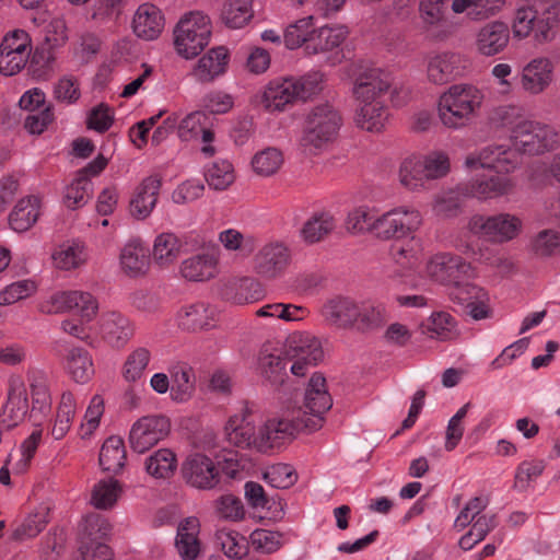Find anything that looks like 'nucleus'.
Returning a JSON list of instances; mask_svg holds the SVG:
<instances>
[{"mask_svg": "<svg viewBox=\"0 0 560 560\" xmlns=\"http://www.w3.org/2000/svg\"><path fill=\"white\" fill-rule=\"evenodd\" d=\"M282 164V152L276 148H267L256 153L252 160L253 170L260 176H271L276 174Z\"/></svg>", "mask_w": 560, "mask_h": 560, "instance_id": "obj_54", "label": "nucleus"}, {"mask_svg": "<svg viewBox=\"0 0 560 560\" xmlns=\"http://www.w3.org/2000/svg\"><path fill=\"white\" fill-rule=\"evenodd\" d=\"M342 125L339 110L328 102L314 106L305 118L300 144L305 151L316 153L331 143Z\"/></svg>", "mask_w": 560, "mask_h": 560, "instance_id": "obj_2", "label": "nucleus"}, {"mask_svg": "<svg viewBox=\"0 0 560 560\" xmlns=\"http://www.w3.org/2000/svg\"><path fill=\"white\" fill-rule=\"evenodd\" d=\"M249 410L246 407L243 415L230 418L226 427L228 441L241 448H255L258 451V433L248 420Z\"/></svg>", "mask_w": 560, "mask_h": 560, "instance_id": "obj_28", "label": "nucleus"}, {"mask_svg": "<svg viewBox=\"0 0 560 560\" xmlns=\"http://www.w3.org/2000/svg\"><path fill=\"white\" fill-rule=\"evenodd\" d=\"M214 307L205 302L183 306L177 313L178 327L187 331L208 329L214 325Z\"/></svg>", "mask_w": 560, "mask_h": 560, "instance_id": "obj_25", "label": "nucleus"}, {"mask_svg": "<svg viewBox=\"0 0 560 560\" xmlns=\"http://www.w3.org/2000/svg\"><path fill=\"white\" fill-rule=\"evenodd\" d=\"M452 9L455 13H464L471 20H485L494 14L490 0H453Z\"/></svg>", "mask_w": 560, "mask_h": 560, "instance_id": "obj_58", "label": "nucleus"}, {"mask_svg": "<svg viewBox=\"0 0 560 560\" xmlns=\"http://www.w3.org/2000/svg\"><path fill=\"white\" fill-rule=\"evenodd\" d=\"M205 177L210 188L225 190L235 180L233 165L229 160H217L207 168Z\"/></svg>", "mask_w": 560, "mask_h": 560, "instance_id": "obj_51", "label": "nucleus"}, {"mask_svg": "<svg viewBox=\"0 0 560 560\" xmlns=\"http://www.w3.org/2000/svg\"><path fill=\"white\" fill-rule=\"evenodd\" d=\"M545 469L544 460H524L515 472L514 488L521 491L528 489L530 481L538 478Z\"/></svg>", "mask_w": 560, "mask_h": 560, "instance_id": "obj_60", "label": "nucleus"}, {"mask_svg": "<svg viewBox=\"0 0 560 560\" xmlns=\"http://www.w3.org/2000/svg\"><path fill=\"white\" fill-rule=\"evenodd\" d=\"M120 264L124 271L131 277L143 275L149 266L148 249L140 242L128 243L121 250Z\"/></svg>", "mask_w": 560, "mask_h": 560, "instance_id": "obj_37", "label": "nucleus"}, {"mask_svg": "<svg viewBox=\"0 0 560 560\" xmlns=\"http://www.w3.org/2000/svg\"><path fill=\"white\" fill-rule=\"evenodd\" d=\"M481 92L471 84H454L439 98L438 110L441 122L450 129L469 125L482 103Z\"/></svg>", "mask_w": 560, "mask_h": 560, "instance_id": "obj_1", "label": "nucleus"}, {"mask_svg": "<svg viewBox=\"0 0 560 560\" xmlns=\"http://www.w3.org/2000/svg\"><path fill=\"white\" fill-rule=\"evenodd\" d=\"M510 43V27L501 21H492L481 26L476 35V49L486 57L499 55Z\"/></svg>", "mask_w": 560, "mask_h": 560, "instance_id": "obj_19", "label": "nucleus"}, {"mask_svg": "<svg viewBox=\"0 0 560 560\" xmlns=\"http://www.w3.org/2000/svg\"><path fill=\"white\" fill-rule=\"evenodd\" d=\"M200 523L197 517L183 520L177 527L175 548L182 560H195L201 551Z\"/></svg>", "mask_w": 560, "mask_h": 560, "instance_id": "obj_23", "label": "nucleus"}, {"mask_svg": "<svg viewBox=\"0 0 560 560\" xmlns=\"http://www.w3.org/2000/svg\"><path fill=\"white\" fill-rule=\"evenodd\" d=\"M332 399L326 389V380L322 374L315 373L310 378L303 399L304 416L300 423L306 432H315L324 424V415L331 408Z\"/></svg>", "mask_w": 560, "mask_h": 560, "instance_id": "obj_5", "label": "nucleus"}, {"mask_svg": "<svg viewBox=\"0 0 560 560\" xmlns=\"http://www.w3.org/2000/svg\"><path fill=\"white\" fill-rule=\"evenodd\" d=\"M556 8L546 10L540 16H536L532 33L538 43L549 42L555 36L553 28L557 26Z\"/></svg>", "mask_w": 560, "mask_h": 560, "instance_id": "obj_63", "label": "nucleus"}, {"mask_svg": "<svg viewBox=\"0 0 560 560\" xmlns=\"http://www.w3.org/2000/svg\"><path fill=\"white\" fill-rule=\"evenodd\" d=\"M499 524L497 514H482L471 523L470 529L459 539V546L464 550H470L475 545L482 541L487 535Z\"/></svg>", "mask_w": 560, "mask_h": 560, "instance_id": "obj_41", "label": "nucleus"}, {"mask_svg": "<svg viewBox=\"0 0 560 560\" xmlns=\"http://www.w3.org/2000/svg\"><path fill=\"white\" fill-rule=\"evenodd\" d=\"M93 195V183L91 179L77 175L72 183L66 188L63 201L67 208L77 209L88 203Z\"/></svg>", "mask_w": 560, "mask_h": 560, "instance_id": "obj_48", "label": "nucleus"}, {"mask_svg": "<svg viewBox=\"0 0 560 560\" xmlns=\"http://www.w3.org/2000/svg\"><path fill=\"white\" fill-rule=\"evenodd\" d=\"M289 254L281 244L264 246L256 256L257 272L268 279L276 278L288 265Z\"/></svg>", "mask_w": 560, "mask_h": 560, "instance_id": "obj_29", "label": "nucleus"}, {"mask_svg": "<svg viewBox=\"0 0 560 560\" xmlns=\"http://www.w3.org/2000/svg\"><path fill=\"white\" fill-rule=\"evenodd\" d=\"M521 228L522 221L510 213H498L490 217L476 214L471 217L468 222L470 232L499 243L508 242L516 237Z\"/></svg>", "mask_w": 560, "mask_h": 560, "instance_id": "obj_9", "label": "nucleus"}, {"mask_svg": "<svg viewBox=\"0 0 560 560\" xmlns=\"http://www.w3.org/2000/svg\"><path fill=\"white\" fill-rule=\"evenodd\" d=\"M182 476L187 485L200 490L214 489L221 481L219 466L201 453L186 457L182 464Z\"/></svg>", "mask_w": 560, "mask_h": 560, "instance_id": "obj_10", "label": "nucleus"}, {"mask_svg": "<svg viewBox=\"0 0 560 560\" xmlns=\"http://www.w3.org/2000/svg\"><path fill=\"white\" fill-rule=\"evenodd\" d=\"M470 166L479 165L483 168H493L498 173H509L518 164V154L504 144H491L483 148L477 159H467Z\"/></svg>", "mask_w": 560, "mask_h": 560, "instance_id": "obj_20", "label": "nucleus"}, {"mask_svg": "<svg viewBox=\"0 0 560 560\" xmlns=\"http://www.w3.org/2000/svg\"><path fill=\"white\" fill-rule=\"evenodd\" d=\"M392 85L389 74L381 69H370L361 73L354 83L353 95L359 104L382 102Z\"/></svg>", "mask_w": 560, "mask_h": 560, "instance_id": "obj_15", "label": "nucleus"}, {"mask_svg": "<svg viewBox=\"0 0 560 560\" xmlns=\"http://www.w3.org/2000/svg\"><path fill=\"white\" fill-rule=\"evenodd\" d=\"M422 223L421 214L412 208H396L375 219L373 233L382 240L401 238Z\"/></svg>", "mask_w": 560, "mask_h": 560, "instance_id": "obj_7", "label": "nucleus"}, {"mask_svg": "<svg viewBox=\"0 0 560 560\" xmlns=\"http://www.w3.org/2000/svg\"><path fill=\"white\" fill-rule=\"evenodd\" d=\"M429 275L445 284L459 283L472 275L471 265L460 256L442 253L435 255L428 264Z\"/></svg>", "mask_w": 560, "mask_h": 560, "instance_id": "obj_13", "label": "nucleus"}, {"mask_svg": "<svg viewBox=\"0 0 560 560\" xmlns=\"http://www.w3.org/2000/svg\"><path fill=\"white\" fill-rule=\"evenodd\" d=\"M38 207L36 197H26L19 200L9 215L10 226L16 232L27 231L39 217Z\"/></svg>", "mask_w": 560, "mask_h": 560, "instance_id": "obj_36", "label": "nucleus"}, {"mask_svg": "<svg viewBox=\"0 0 560 560\" xmlns=\"http://www.w3.org/2000/svg\"><path fill=\"white\" fill-rule=\"evenodd\" d=\"M100 332L108 345L114 348H122L133 336L135 328L124 314L112 311L102 314Z\"/></svg>", "mask_w": 560, "mask_h": 560, "instance_id": "obj_21", "label": "nucleus"}, {"mask_svg": "<svg viewBox=\"0 0 560 560\" xmlns=\"http://www.w3.org/2000/svg\"><path fill=\"white\" fill-rule=\"evenodd\" d=\"M121 492L118 480L114 478L100 480L94 485L91 495V503L100 510H107L114 506Z\"/></svg>", "mask_w": 560, "mask_h": 560, "instance_id": "obj_45", "label": "nucleus"}, {"mask_svg": "<svg viewBox=\"0 0 560 560\" xmlns=\"http://www.w3.org/2000/svg\"><path fill=\"white\" fill-rule=\"evenodd\" d=\"M355 328L360 331H370L383 327L388 320L385 306L381 303L364 302L359 304Z\"/></svg>", "mask_w": 560, "mask_h": 560, "instance_id": "obj_40", "label": "nucleus"}, {"mask_svg": "<svg viewBox=\"0 0 560 560\" xmlns=\"http://www.w3.org/2000/svg\"><path fill=\"white\" fill-rule=\"evenodd\" d=\"M289 348L285 353H289L290 371L295 376H304L324 357L319 340L308 335L292 336Z\"/></svg>", "mask_w": 560, "mask_h": 560, "instance_id": "obj_11", "label": "nucleus"}, {"mask_svg": "<svg viewBox=\"0 0 560 560\" xmlns=\"http://www.w3.org/2000/svg\"><path fill=\"white\" fill-rule=\"evenodd\" d=\"M98 463L103 471L119 474L126 464V450L120 436L112 435L103 443Z\"/></svg>", "mask_w": 560, "mask_h": 560, "instance_id": "obj_31", "label": "nucleus"}, {"mask_svg": "<svg viewBox=\"0 0 560 560\" xmlns=\"http://www.w3.org/2000/svg\"><path fill=\"white\" fill-rule=\"evenodd\" d=\"M300 423V417L295 420L272 418L265 422L258 431V452L279 447L285 440L293 436L296 431H305Z\"/></svg>", "mask_w": 560, "mask_h": 560, "instance_id": "obj_16", "label": "nucleus"}, {"mask_svg": "<svg viewBox=\"0 0 560 560\" xmlns=\"http://www.w3.org/2000/svg\"><path fill=\"white\" fill-rule=\"evenodd\" d=\"M49 509L40 508L30 514L13 532V539L23 541L36 537L48 524Z\"/></svg>", "mask_w": 560, "mask_h": 560, "instance_id": "obj_53", "label": "nucleus"}, {"mask_svg": "<svg viewBox=\"0 0 560 560\" xmlns=\"http://www.w3.org/2000/svg\"><path fill=\"white\" fill-rule=\"evenodd\" d=\"M162 179L158 175L145 177L136 190L135 197L130 201L131 214L143 220L150 215L156 205Z\"/></svg>", "mask_w": 560, "mask_h": 560, "instance_id": "obj_24", "label": "nucleus"}, {"mask_svg": "<svg viewBox=\"0 0 560 560\" xmlns=\"http://www.w3.org/2000/svg\"><path fill=\"white\" fill-rule=\"evenodd\" d=\"M217 261L213 256L201 254L192 256L183 261L180 272L184 278L190 281H205L215 273Z\"/></svg>", "mask_w": 560, "mask_h": 560, "instance_id": "obj_39", "label": "nucleus"}, {"mask_svg": "<svg viewBox=\"0 0 560 560\" xmlns=\"http://www.w3.org/2000/svg\"><path fill=\"white\" fill-rule=\"evenodd\" d=\"M535 255L548 257L560 253V232L544 230L532 242Z\"/></svg>", "mask_w": 560, "mask_h": 560, "instance_id": "obj_59", "label": "nucleus"}, {"mask_svg": "<svg viewBox=\"0 0 560 560\" xmlns=\"http://www.w3.org/2000/svg\"><path fill=\"white\" fill-rule=\"evenodd\" d=\"M75 412V400L71 393H63L57 409L56 419L51 429V435L61 440L69 431Z\"/></svg>", "mask_w": 560, "mask_h": 560, "instance_id": "obj_50", "label": "nucleus"}, {"mask_svg": "<svg viewBox=\"0 0 560 560\" xmlns=\"http://www.w3.org/2000/svg\"><path fill=\"white\" fill-rule=\"evenodd\" d=\"M228 60L229 55L224 47L212 48L198 60L191 75L200 83H210L225 72Z\"/></svg>", "mask_w": 560, "mask_h": 560, "instance_id": "obj_26", "label": "nucleus"}, {"mask_svg": "<svg viewBox=\"0 0 560 560\" xmlns=\"http://www.w3.org/2000/svg\"><path fill=\"white\" fill-rule=\"evenodd\" d=\"M180 242L173 233L160 234L153 245V258L160 266H168L180 253Z\"/></svg>", "mask_w": 560, "mask_h": 560, "instance_id": "obj_47", "label": "nucleus"}, {"mask_svg": "<svg viewBox=\"0 0 560 560\" xmlns=\"http://www.w3.org/2000/svg\"><path fill=\"white\" fill-rule=\"evenodd\" d=\"M264 479L272 488L287 489L295 483L296 475L291 466L278 464L265 471Z\"/></svg>", "mask_w": 560, "mask_h": 560, "instance_id": "obj_62", "label": "nucleus"}, {"mask_svg": "<svg viewBox=\"0 0 560 560\" xmlns=\"http://www.w3.org/2000/svg\"><path fill=\"white\" fill-rule=\"evenodd\" d=\"M171 432V421L163 415H149L138 419L129 432L132 451L142 454L164 440Z\"/></svg>", "mask_w": 560, "mask_h": 560, "instance_id": "obj_8", "label": "nucleus"}, {"mask_svg": "<svg viewBox=\"0 0 560 560\" xmlns=\"http://www.w3.org/2000/svg\"><path fill=\"white\" fill-rule=\"evenodd\" d=\"M513 187L511 178L497 174L474 180L467 194L479 199L497 198L508 195Z\"/></svg>", "mask_w": 560, "mask_h": 560, "instance_id": "obj_32", "label": "nucleus"}, {"mask_svg": "<svg viewBox=\"0 0 560 560\" xmlns=\"http://www.w3.org/2000/svg\"><path fill=\"white\" fill-rule=\"evenodd\" d=\"M388 118L387 108L383 102L359 104L355 112V125L369 132H380L384 129Z\"/></svg>", "mask_w": 560, "mask_h": 560, "instance_id": "obj_33", "label": "nucleus"}, {"mask_svg": "<svg viewBox=\"0 0 560 560\" xmlns=\"http://www.w3.org/2000/svg\"><path fill=\"white\" fill-rule=\"evenodd\" d=\"M219 241L228 250H240L245 255H249L255 249V240L252 236H245L235 229L221 232Z\"/></svg>", "mask_w": 560, "mask_h": 560, "instance_id": "obj_61", "label": "nucleus"}, {"mask_svg": "<svg viewBox=\"0 0 560 560\" xmlns=\"http://www.w3.org/2000/svg\"><path fill=\"white\" fill-rule=\"evenodd\" d=\"M254 18L253 0H224L220 19L232 30L246 26Z\"/></svg>", "mask_w": 560, "mask_h": 560, "instance_id": "obj_34", "label": "nucleus"}, {"mask_svg": "<svg viewBox=\"0 0 560 560\" xmlns=\"http://www.w3.org/2000/svg\"><path fill=\"white\" fill-rule=\"evenodd\" d=\"M557 136L547 125L522 120L513 127L510 139L515 152L540 154L555 148Z\"/></svg>", "mask_w": 560, "mask_h": 560, "instance_id": "obj_6", "label": "nucleus"}, {"mask_svg": "<svg viewBox=\"0 0 560 560\" xmlns=\"http://www.w3.org/2000/svg\"><path fill=\"white\" fill-rule=\"evenodd\" d=\"M145 471L156 479L172 477L177 468L176 454L170 448H160L151 454L144 463Z\"/></svg>", "mask_w": 560, "mask_h": 560, "instance_id": "obj_38", "label": "nucleus"}, {"mask_svg": "<svg viewBox=\"0 0 560 560\" xmlns=\"http://www.w3.org/2000/svg\"><path fill=\"white\" fill-rule=\"evenodd\" d=\"M423 332L430 338L441 341L452 340L458 336L457 324L454 317L446 312L433 313Z\"/></svg>", "mask_w": 560, "mask_h": 560, "instance_id": "obj_43", "label": "nucleus"}, {"mask_svg": "<svg viewBox=\"0 0 560 560\" xmlns=\"http://www.w3.org/2000/svg\"><path fill=\"white\" fill-rule=\"evenodd\" d=\"M54 264L57 268L70 270L82 265L86 257L82 245L63 244L52 254Z\"/></svg>", "mask_w": 560, "mask_h": 560, "instance_id": "obj_57", "label": "nucleus"}, {"mask_svg": "<svg viewBox=\"0 0 560 560\" xmlns=\"http://www.w3.org/2000/svg\"><path fill=\"white\" fill-rule=\"evenodd\" d=\"M399 179L401 185L409 190H418L423 187L429 178L422 159L418 156L405 159L399 168Z\"/></svg>", "mask_w": 560, "mask_h": 560, "instance_id": "obj_42", "label": "nucleus"}, {"mask_svg": "<svg viewBox=\"0 0 560 560\" xmlns=\"http://www.w3.org/2000/svg\"><path fill=\"white\" fill-rule=\"evenodd\" d=\"M313 15L305 16L290 24L284 32L283 42L288 49H296L302 45L307 47L313 35Z\"/></svg>", "mask_w": 560, "mask_h": 560, "instance_id": "obj_46", "label": "nucleus"}, {"mask_svg": "<svg viewBox=\"0 0 560 560\" xmlns=\"http://www.w3.org/2000/svg\"><path fill=\"white\" fill-rule=\"evenodd\" d=\"M553 79V65L550 59L539 57L530 60L522 69L520 85L530 95L542 93L551 84Z\"/></svg>", "mask_w": 560, "mask_h": 560, "instance_id": "obj_17", "label": "nucleus"}, {"mask_svg": "<svg viewBox=\"0 0 560 560\" xmlns=\"http://www.w3.org/2000/svg\"><path fill=\"white\" fill-rule=\"evenodd\" d=\"M171 396L173 400L186 401L195 390V376L190 368L177 366L171 374Z\"/></svg>", "mask_w": 560, "mask_h": 560, "instance_id": "obj_49", "label": "nucleus"}, {"mask_svg": "<svg viewBox=\"0 0 560 560\" xmlns=\"http://www.w3.org/2000/svg\"><path fill=\"white\" fill-rule=\"evenodd\" d=\"M322 77L318 73H312L301 78L276 79L265 88L261 103L270 112L283 110L285 105L296 100L306 101L320 89Z\"/></svg>", "mask_w": 560, "mask_h": 560, "instance_id": "obj_3", "label": "nucleus"}, {"mask_svg": "<svg viewBox=\"0 0 560 560\" xmlns=\"http://www.w3.org/2000/svg\"><path fill=\"white\" fill-rule=\"evenodd\" d=\"M334 228L335 221L332 215L329 213L314 214L305 222L302 235L306 242L316 243L329 234Z\"/></svg>", "mask_w": 560, "mask_h": 560, "instance_id": "obj_56", "label": "nucleus"}, {"mask_svg": "<svg viewBox=\"0 0 560 560\" xmlns=\"http://www.w3.org/2000/svg\"><path fill=\"white\" fill-rule=\"evenodd\" d=\"M347 30L343 26H322L313 30V35L307 43L306 52L316 55L338 47L346 38Z\"/></svg>", "mask_w": 560, "mask_h": 560, "instance_id": "obj_35", "label": "nucleus"}, {"mask_svg": "<svg viewBox=\"0 0 560 560\" xmlns=\"http://www.w3.org/2000/svg\"><path fill=\"white\" fill-rule=\"evenodd\" d=\"M42 311L49 314L74 311L80 315L82 322H91L97 311L98 303L89 292L65 291L58 292L50 298L49 305L42 306Z\"/></svg>", "mask_w": 560, "mask_h": 560, "instance_id": "obj_12", "label": "nucleus"}, {"mask_svg": "<svg viewBox=\"0 0 560 560\" xmlns=\"http://www.w3.org/2000/svg\"><path fill=\"white\" fill-rule=\"evenodd\" d=\"M67 369L78 383H85L94 373L92 358L83 348H72L67 355Z\"/></svg>", "mask_w": 560, "mask_h": 560, "instance_id": "obj_44", "label": "nucleus"}, {"mask_svg": "<svg viewBox=\"0 0 560 560\" xmlns=\"http://www.w3.org/2000/svg\"><path fill=\"white\" fill-rule=\"evenodd\" d=\"M322 313L329 324L338 328L355 327V322L360 315L359 304L349 298L341 296L327 302L323 306Z\"/></svg>", "mask_w": 560, "mask_h": 560, "instance_id": "obj_27", "label": "nucleus"}, {"mask_svg": "<svg viewBox=\"0 0 560 560\" xmlns=\"http://www.w3.org/2000/svg\"><path fill=\"white\" fill-rule=\"evenodd\" d=\"M212 34L209 16L200 11L185 14L174 28V46L186 59L198 56L210 42Z\"/></svg>", "mask_w": 560, "mask_h": 560, "instance_id": "obj_4", "label": "nucleus"}, {"mask_svg": "<svg viewBox=\"0 0 560 560\" xmlns=\"http://www.w3.org/2000/svg\"><path fill=\"white\" fill-rule=\"evenodd\" d=\"M164 27V14L161 9L153 3L145 2L140 4L132 16V32L142 40L151 42L158 39Z\"/></svg>", "mask_w": 560, "mask_h": 560, "instance_id": "obj_14", "label": "nucleus"}, {"mask_svg": "<svg viewBox=\"0 0 560 560\" xmlns=\"http://www.w3.org/2000/svg\"><path fill=\"white\" fill-rule=\"evenodd\" d=\"M112 525L101 514H91L84 521L82 545L95 546L109 536Z\"/></svg>", "mask_w": 560, "mask_h": 560, "instance_id": "obj_55", "label": "nucleus"}, {"mask_svg": "<svg viewBox=\"0 0 560 560\" xmlns=\"http://www.w3.org/2000/svg\"><path fill=\"white\" fill-rule=\"evenodd\" d=\"M462 72L460 57L453 52H442L428 61L427 73L430 82L445 84Z\"/></svg>", "mask_w": 560, "mask_h": 560, "instance_id": "obj_30", "label": "nucleus"}, {"mask_svg": "<svg viewBox=\"0 0 560 560\" xmlns=\"http://www.w3.org/2000/svg\"><path fill=\"white\" fill-rule=\"evenodd\" d=\"M466 195L459 189L440 194L433 205L434 213L443 219L457 217L463 211Z\"/></svg>", "mask_w": 560, "mask_h": 560, "instance_id": "obj_52", "label": "nucleus"}, {"mask_svg": "<svg viewBox=\"0 0 560 560\" xmlns=\"http://www.w3.org/2000/svg\"><path fill=\"white\" fill-rule=\"evenodd\" d=\"M235 290L232 299L236 304L253 303L258 301L264 294L260 283L253 278L240 279L235 282Z\"/></svg>", "mask_w": 560, "mask_h": 560, "instance_id": "obj_64", "label": "nucleus"}, {"mask_svg": "<svg viewBox=\"0 0 560 560\" xmlns=\"http://www.w3.org/2000/svg\"><path fill=\"white\" fill-rule=\"evenodd\" d=\"M28 411L27 390L24 383L13 380L10 383L8 399L0 412V428L10 430L21 423Z\"/></svg>", "mask_w": 560, "mask_h": 560, "instance_id": "obj_18", "label": "nucleus"}, {"mask_svg": "<svg viewBox=\"0 0 560 560\" xmlns=\"http://www.w3.org/2000/svg\"><path fill=\"white\" fill-rule=\"evenodd\" d=\"M290 363L289 353L264 346L259 352L258 366L260 375L271 387L280 388L285 383L287 366Z\"/></svg>", "mask_w": 560, "mask_h": 560, "instance_id": "obj_22", "label": "nucleus"}]
</instances>
